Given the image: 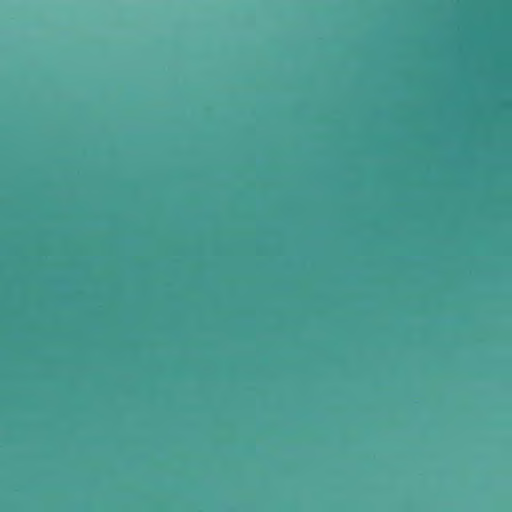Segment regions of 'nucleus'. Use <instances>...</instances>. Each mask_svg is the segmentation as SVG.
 <instances>
[{
  "label": "nucleus",
  "instance_id": "nucleus-1",
  "mask_svg": "<svg viewBox=\"0 0 512 512\" xmlns=\"http://www.w3.org/2000/svg\"><path fill=\"white\" fill-rule=\"evenodd\" d=\"M381 0L378 3V81H377V284H378V337H381L382 284L384 283V80L382 70L383 27L381 23Z\"/></svg>",
  "mask_w": 512,
  "mask_h": 512
}]
</instances>
